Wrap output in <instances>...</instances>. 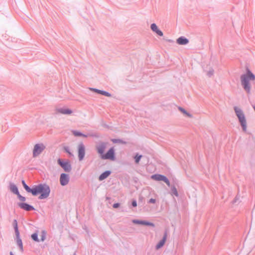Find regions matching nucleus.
Wrapping results in <instances>:
<instances>
[{
  "instance_id": "obj_32",
  "label": "nucleus",
  "mask_w": 255,
  "mask_h": 255,
  "mask_svg": "<svg viewBox=\"0 0 255 255\" xmlns=\"http://www.w3.org/2000/svg\"><path fill=\"white\" fill-rule=\"evenodd\" d=\"M120 206V203H115L113 204V207L114 208H118Z\"/></svg>"
},
{
  "instance_id": "obj_19",
  "label": "nucleus",
  "mask_w": 255,
  "mask_h": 255,
  "mask_svg": "<svg viewBox=\"0 0 255 255\" xmlns=\"http://www.w3.org/2000/svg\"><path fill=\"white\" fill-rule=\"evenodd\" d=\"M188 40L184 37H180L177 39V42L180 45H185L188 43Z\"/></svg>"
},
{
  "instance_id": "obj_11",
  "label": "nucleus",
  "mask_w": 255,
  "mask_h": 255,
  "mask_svg": "<svg viewBox=\"0 0 255 255\" xmlns=\"http://www.w3.org/2000/svg\"><path fill=\"white\" fill-rule=\"evenodd\" d=\"M18 205L20 208L26 211H30L34 210V208L32 206L26 203H18Z\"/></svg>"
},
{
  "instance_id": "obj_12",
  "label": "nucleus",
  "mask_w": 255,
  "mask_h": 255,
  "mask_svg": "<svg viewBox=\"0 0 255 255\" xmlns=\"http://www.w3.org/2000/svg\"><path fill=\"white\" fill-rule=\"evenodd\" d=\"M107 143L104 142H101L99 145L96 147L97 151L99 154L102 155H104V152L106 147Z\"/></svg>"
},
{
  "instance_id": "obj_27",
  "label": "nucleus",
  "mask_w": 255,
  "mask_h": 255,
  "mask_svg": "<svg viewBox=\"0 0 255 255\" xmlns=\"http://www.w3.org/2000/svg\"><path fill=\"white\" fill-rule=\"evenodd\" d=\"M72 132H73V134L75 136H82V135H83V133H82L81 132L79 131L73 130Z\"/></svg>"
},
{
  "instance_id": "obj_5",
  "label": "nucleus",
  "mask_w": 255,
  "mask_h": 255,
  "mask_svg": "<svg viewBox=\"0 0 255 255\" xmlns=\"http://www.w3.org/2000/svg\"><path fill=\"white\" fill-rule=\"evenodd\" d=\"M45 146L43 143L36 144L33 149V157H35L40 155L45 149Z\"/></svg>"
},
{
  "instance_id": "obj_29",
  "label": "nucleus",
  "mask_w": 255,
  "mask_h": 255,
  "mask_svg": "<svg viewBox=\"0 0 255 255\" xmlns=\"http://www.w3.org/2000/svg\"><path fill=\"white\" fill-rule=\"evenodd\" d=\"M17 195V197L18 198V199L21 201H23V202H24L25 200H26V198L25 197H23L22 196H21L19 193H18V194Z\"/></svg>"
},
{
  "instance_id": "obj_2",
  "label": "nucleus",
  "mask_w": 255,
  "mask_h": 255,
  "mask_svg": "<svg viewBox=\"0 0 255 255\" xmlns=\"http://www.w3.org/2000/svg\"><path fill=\"white\" fill-rule=\"evenodd\" d=\"M241 85L248 95L251 93V82L255 81V75L248 68H246V73L240 77Z\"/></svg>"
},
{
  "instance_id": "obj_15",
  "label": "nucleus",
  "mask_w": 255,
  "mask_h": 255,
  "mask_svg": "<svg viewBox=\"0 0 255 255\" xmlns=\"http://www.w3.org/2000/svg\"><path fill=\"white\" fill-rule=\"evenodd\" d=\"M16 235V238L15 241L17 243V246L19 247V249L21 251V252H23V245H22V242L21 239L20 238V233L15 234Z\"/></svg>"
},
{
  "instance_id": "obj_35",
  "label": "nucleus",
  "mask_w": 255,
  "mask_h": 255,
  "mask_svg": "<svg viewBox=\"0 0 255 255\" xmlns=\"http://www.w3.org/2000/svg\"><path fill=\"white\" fill-rule=\"evenodd\" d=\"M83 136V137H87L88 136V135H86V134H83V135H82V136Z\"/></svg>"
},
{
  "instance_id": "obj_4",
  "label": "nucleus",
  "mask_w": 255,
  "mask_h": 255,
  "mask_svg": "<svg viewBox=\"0 0 255 255\" xmlns=\"http://www.w3.org/2000/svg\"><path fill=\"white\" fill-rule=\"evenodd\" d=\"M58 164L63 169L65 172H70L72 170V166L68 160L64 161L60 158L57 160Z\"/></svg>"
},
{
  "instance_id": "obj_33",
  "label": "nucleus",
  "mask_w": 255,
  "mask_h": 255,
  "mask_svg": "<svg viewBox=\"0 0 255 255\" xmlns=\"http://www.w3.org/2000/svg\"><path fill=\"white\" fill-rule=\"evenodd\" d=\"M131 205L133 207H136L137 206V202L135 200H133L132 203Z\"/></svg>"
},
{
  "instance_id": "obj_22",
  "label": "nucleus",
  "mask_w": 255,
  "mask_h": 255,
  "mask_svg": "<svg viewBox=\"0 0 255 255\" xmlns=\"http://www.w3.org/2000/svg\"><path fill=\"white\" fill-rule=\"evenodd\" d=\"M13 226L14 231H15V234L19 233L18 229L17 222V221L16 219H14L13 221Z\"/></svg>"
},
{
  "instance_id": "obj_28",
  "label": "nucleus",
  "mask_w": 255,
  "mask_h": 255,
  "mask_svg": "<svg viewBox=\"0 0 255 255\" xmlns=\"http://www.w3.org/2000/svg\"><path fill=\"white\" fill-rule=\"evenodd\" d=\"M142 156L141 155H136L135 157H134V159H135V162L137 163L139 162V161H140L141 158Z\"/></svg>"
},
{
  "instance_id": "obj_25",
  "label": "nucleus",
  "mask_w": 255,
  "mask_h": 255,
  "mask_svg": "<svg viewBox=\"0 0 255 255\" xmlns=\"http://www.w3.org/2000/svg\"><path fill=\"white\" fill-rule=\"evenodd\" d=\"M178 109L181 112L187 115L188 117L190 118L192 117V115L190 113H188L184 109L180 107H179Z\"/></svg>"
},
{
  "instance_id": "obj_9",
  "label": "nucleus",
  "mask_w": 255,
  "mask_h": 255,
  "mask_svg": "<svg viewBox=\"0 0 255 255\" xmlns=\"http://www.w3.org/2000/svg\"><path fill=\"white\" fill-rule=\"evenodd\" d=\"M85 155V146L83 143H80L78 145V158L80 161L83 159Z\"/></svg>"
},
{
  "instance_id": "obj_17",
  "label": "nucleus",
  "mask_w": 255,
  "mask_h": 255,
  "mask_svg": "<svg viewBox=\"0 0 255 255\" xmlns=\"http://www.w3.org/2000/svg\"><path fill=\"white\" fill-rule=\"evenodd\" d=\"M151 29L158 35L161 36H163L162 32L158 29L157 26L155 23H152L151 25Z\"/></svg>"
},
{
  "instance_id": "obj_21",
  "label": "nucleus",
  "mask_w": 255,
  "mask_h": 255,
  "mask_svg": "<svg viewBox=\"0 0 255 255\" xmlns=\"http://www.w3.org/2000/svg\"><path fill=\"white\" fill-rule=\"evenodd\" d=\"M171 194L172 195H175L176 197H178L179 196L178 191L175 186H172L171 187Z\"/></svg>"
},
{
  "instance_id": "obj_24",
  "label": "nucleus",
  "mask_w": 255,
  "mask_h": 255,
  "mask_svg": "<svg viewBox=\"0 0 255 255\" xmlns=\"http://www.w3.org/2000/svg\"><path fill=\"white\" fill-rule=\"evenodd\" d=\"M31 238L33 241H34L36 242H39V240L38 238V233L37 232L34 233V234H32Z\"/></svg>"
},
{
  "instance_id": "obj_34",
  "label": "nucleus",
  "mask_w": 255,
  "mask_h": 255,
  "mask_svg": "<svg viewBox=\"0 0 255 255\" xmlns=\"http://www.w3.org/2000/svg\"><path fill=\"white\" fill-rule=\"evenodd\" d=\"M112 141H113V142L114 143H117V142H120L121 141V139H114L112 140Z\"/></svg>"
},
{
  "instance_id": "obj_14",
  "label": "nucleus",
  "mask_w": 255,
  "mask_h": 255,
  "mask_svg": "<svg viewBox=\"0 0 255 255\" xmlns=\"http://www.w3.org/2000/svg\"><path fill=\"white\" fill-rule=\"evenodd\" d=\"M90 90H91L92 91H94L98 94H101L102 95H104V96H107L108 97H111L112 96L111 94H110V93L106 92L105 91L101 90H99L98 89L92 88H90Z\"/></svg>"
},
{
  "instance_id": "obj_20",
  "label": "nucleus",
  "mask_w": 255,
  "mask_h": 255,
  "mask_svg": "<svg viewBox=\"0 0 255 255\" xmlns=\"http://www.w3.org/2000/svg\"><path fill=\"white\" fill-rule=\"evenodd\" d=\"M10 190L12 192L16 195L18 194L19 193L17 186L14 184H10Z\"/></svg>"
},
{
  "instance_id": "obj_31",
  "label": "nucleus",
  "mask_w": 255,
  "mask_h": 255,
  "mask_svg": "<svg viewBox=\"0 0 255 255\" xmlns=\"http://www.w3.org/2000/svg\"><path fill=\"white\" fill-rule=\"evenodd\" d=\"M156 202V200L155 199H153V198H151L149 200V201H148V203H152V204H154Z\"/></svg>"
},
{
  "instance_id": "obj_18",
  "label": "nucleus",
  "mask_w": 255,
  "mask_h": 255,
  "mask_svg": "<svg viewBox=\"0 0 255 255\" xmlns=\"http://www.w3.org/2000/svg\"><path fill=\"white\" fill-rule=\"evenodd\" d=\"M111 173V172L109 170L106 171L102 173L99 176V179L100 181L103 180L104 179L107 178Z\"/></svg>"
},
{
  "instance_id": "obj_23",
  "label": "nucleus",
  "mask_w": 255,
  "mask_h": 255,
  "mask_svg": "<svg viewBox=\"0 0 255 255\" xmlns=\"http://www.w3.org/2000/svg\"><path fill=\"white\" fill-rule=\"evenodd\" d=\"M141 225H146V226H152V227H154V225L153 223L149 222H148V221H144V220H142L141 221Z\"/></svg>"
},
{
  "instance_id": "obj_8",
  "label": "nucleus",
  "mask_w": 255,
  "mask_h": 255,
  "mask_svg": "<svg viewBox=\"0 0 255 255\" xmlns=\"http://www.w3.org/2000/svg\"><path fill=\"white\" fill-rule=\"evenodd\" d=\"M203 69L206 75L209 77H211L213 76L214 70L211 66V65H203Z\"/></svg>"
},
{
  "instance_id": "obj_13",
  "label": "nucleus",
  "mask_w": 255,
  "mask_h": 255,
  "mask_svg": "<svg viewBox=\"0 0 255 255\" xmlns=\"http://www.w3.org/2000/svg\"><path fill=\"white\" fill-rule=\"evenodd\" d=\"M167 237V231H165L164 233V235H163L162 239L161 240H160L155 246V249L156 250H158L163 247V246L164 245L165 242L166 240Z\"/></svg>"
},
{
  "instance_id": "obj_7",
  "label": "nucleus",
  "mask_w": 255,
  "mask_h": 255,
  "mask_svg": "<svg viewBox=\"0 0 255 255\" xmlns=\"http://www.w3.org/2000/svg\"><path fill=\"white\" fill-rule=\"evenodd\" d=\"M101 158L103 159L114 160L115 156L114 147H111L106 154L102 155Z\"/></svg>"
},
{
  "instance_id": "obj_1",
  "label": "nucleus",
  "mask_w": 255,
  "mask_h": 255,
  "mask_svg": "<svg viewBox=\"0 0 255 255\" xmlns=\"http://www.w3.org/2000/svg\"><path fill=\"white\" fill-rule=\"evenodd\" d=\"M22 185L25 190L32 195L36 196L40 193L38 199H44L48 197L50 193V188L48 185L46 183H40L35 185L33 188H30L25 183L24 180H22Z\"/></svg>"
},
{
  "instance_id": "obj_26",
  "label": "nucleus",
  "mask_w": 255,
  "mask_h": 255,
  "mask_svg": "<svg viewBox=\"0 0 255 255\" xmlns=\"http://www.w3.org/2000/svg\"><path fill=\"white\" fill-rule=\"evenodd\" d=\"M46 232L45 230H42L41 231V241H44L46 239Z\"/></svg>"
},
{
  "instance_id": "obj_30",
  "label": "nucleus",
  "mask_w": 255,
  "mask_h": 255,
  "mask_svg": "<svg viewBox=\"0 0 255 255\" xmlns=\"http://www.w3.org/2000/svg\"><path fill=\"white\" fill-rule=\"evenodd\" d=\"M142 220H133L132 222L135 224H141Z\"/></svg>"
},
{
  "instance_id": "obj_16",
  "label": "nucleus",
  "mask_w": 255,
  "mask_h": 255,
  "mask_svg": "<svg viewBox=\"0 0 255 255\" xmlns=\"http://www.w3.org/2000/svg\"><path fill=\"white\" fill-rule=\"evenodd\" d=\"M56 111L58 113L64 115H70L72 113V111L71 110L63 108L57 109Z\"/></svg>"
},
{
  "instance_id": "obj_6",
  "label": "nucleus",
  "mask_w": 255,
  "mask_h": 255,
  "mask_svg": "<svg viewBox=\"0 0 255 255\" xmlns=\"http://www.w3.org/2000/svg\"><path fill=\"white\" fill-rule=\"evenodd\" d=\"M151 179L156 181H163L169 187L170 186V182L169 180L165 176L163 175L155 174L152 175L151 176Z\"/></svg>"
},
{
  "instance_id": "obj_10",
  "label": "nucleus",
  "mask_w": 255,
  "mask_h": 255,
  "mask_svg": "<svg viewBox=\"0 0 255 255\" xmlns=\"http://www.w3.org/2000/svg\"><path fill=\"white\" fill-rule=\"evenodd\" d=\"M70 177L68 174L63 173L60 176V183L62 186L67 185L69 182Z\"/></svg>"
},
{
  "instance_id": "obj_3",
  "label": "nucleus",
  "mask_w": 255,
  "mask_h": 255,
  "mask_svg": "<svg viewBox=\"0 0 255 255\" xmlns=\"http://www.w3.org/2000/svg\"><path fill=\"white\" fill-rule=\"evenodd\" d=\"M234 111L244 131H247V121L243 111L237 107H234Z\"/></svg>"
}]
</instances>
